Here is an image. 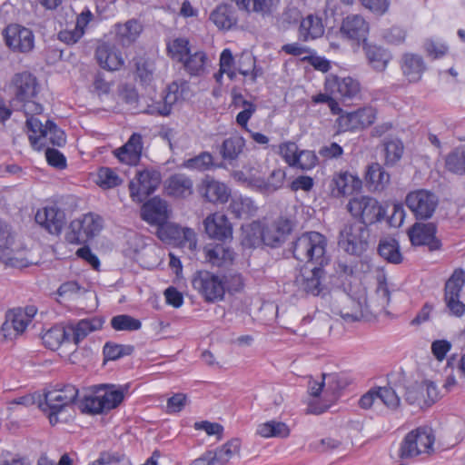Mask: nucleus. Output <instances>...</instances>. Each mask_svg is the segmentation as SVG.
I'll use <instances>...</instances> for the list:
<instances>
[{"instance_id": "obj_30", "label": "nucleus", "mask_w": 465, "mask_h": 465, "mask_svg": "<svg viewBox=\"0 0 465 465\" xmlns=\"http://www.w3.org/2000/svg\"><path fill=\"white\" fill-rule=\"evenodd\" d=\"M200 192L206 201L213 203H224L230 196V191L223 183L209 178L203 181Z\"/></svg>"}, {"instance_id": "obj_37", "label": "nucleus", "mask_w": 465, "mask_h": 465, "mask_svg": "<svg viewBox=\"0 0 465 465\" xmlns=\"http://www.w3.org/2000/svg\"><path fill=\"white\" fill-rule=\"evenodd\" d=\"M324 33V26L320 17L309 15L301 22L299 38L304 42L321 37Z\"/></svg>"}, {"instance_id": "obj_6", "label": "nucleus", "mask_w": 465, "mask_h": 465, "mask_svg": "<svg viewBox=\"0 0 465 465\" xmlns=\"http://www.w3.org/2000/svg\"><path fill=\"white\" fill-rule=\"evenodd\" d=\"M103 227L100 216L94 213L84 214L73 220L69 225L65 239L73 244H84L97 235Z\"/></svg>"}, {"instance_id": "obj_20", "label": "nucleus", "mask_w": 465, "mask_h": 465, "mask_svg": "<svg viewBox=\"0 0 465 465\" xmlns=\"http://www.w3.org/2000/svg\"><path fill=\"white\" fill-rule=\"evenodd\" d=\"M324 266L315 265L312 269H303L301 273L296 277V283L298 287L306 292L313 296L320 295L323 289V282L326 277Z\"/></svg>"}, {"instance_id": "obj_63", "label": "nucleus", "mask_w": 465, "mask_h": 465, "mask_svg": "<svg viewBox=\"0 0 465 465\" xmlns=\"http://www.w3.org/2000/svg\"><path fill=\"white\" fill-rule=\"evenodd\" d=\"M379 401L390 409H396L400 405V398L391 387L377 388Z\"/></svg>"}, {"instance_id": "obj_56", "label": "nucleus", "mask_w": 465, "mask_h": 465, "mask_svg": "<svg viewBox=\"0 0 465 465\" xmlns=\"http://www.w3.org/2000/svg\"><path fill=\"white\" fill-rule=\"evenodd\" d=\"M134 351L132 345H122L113 342H106L103 353L104 361H116L124 356L130 355Z\"/></svg>"}, {"instance_id": "obj_47", "label": "nucleus", "mask_w": 465, "mask_h": 465, "mask_svg": "<svg viewBox=\"0 0 465 465\" xmlns=\"http://www.w3.org/2000/svg\"><path fill=\"white\" fill-rule=\"evenodd\" d=\"M183 166L191 171L205 172L213 167H221L222 164H215L213 156L209 152H202L198 155L185 160Z\"/></svg>"}, {"instance_id": "obj_24", "label": "nucleus", "mask_w": 465, "mask_h": 465, "mask_svg": "<svg viewBox=\"0 0 465 465\" xmlns=\"http://www.w3.org/2000/svg\"><path fill=\"white\" fill-rule=\"evenodd\" d=\"M143 148V135L134 133L128 141L114 152L115 157L123 163L136 165L141 160Z\"/></svg>"}, {"instance_id": "obj_3", "label": "nucleus", "mask_w": 465, "mask_h": 465, "mask_svg": "<svg viewBox=\"0 0 465 465\" xmlns=\"http://www.w3.org/2000/svg\"><path fill=\"white\" fill-rule=\"evenodd\" d=\"M347 209L352 217L358 219L357 223L367 227L383 221L387 215L386 206L377 199L367 195L351 198L347 204Z\"/></svg>"}, {"instance_id": "obj_22", "label": "nucleus", "mask_w": 465, "mask_h": 465, "mask_svg": "<svg viewBox=\"0 0 465 465\" xmlns=\"http://www.w3.org/2000/svg\"><path fill=\"white\" fill-rule=\"evenodd\" d=\"M204 228L212 239L226 242L232 239V226L226 215L215 213L206 217Z\"/></svg>"}, {"instance_id": "obj_54", "label": "nucleus", "mask_w": 465, "mask_h": 465, "mask_svg": "<svg viewBox=\"0 0 465 465\" xmlns=\"http://www.w3.org/2000/svg\"><path fill=\"white\" fill-rule=\"evenodd\" d=\"M185 87V84H179L176 82L170 84L162 94V98L164 100L165 105L163 107V111L165 113H171L173 106L183 98V93Z\"/></svg>"}, {"instance_id": "obj_9", "label": "nucleus", "mask_w": 465, "mask_h": 465, "mask_svg": "<svg viewBox=\"0 0 465 465\" xmlns=\"http://www.w3.org/2000/svg\"><path fill=\"white\" fill-rule=\"evenodd\" d=\"M15 235L11 226L0 222V262L15 268L27 267L29 262L22 252L15 251Z\"/></svg>"}, {"instance_id": "obj_40", "label": "nucleus", "mask_w": 465, "mask_h": 465, "mask_svg": "<svg viewBox=\"0 0 465 465\" xmlns=\"http://www.w3.org/2000/svg\"><path fill=\"white\" fill-rule=\"evenodd\" d=\"M142 30L141 23L135 19H131L124 24H117L115 25L116 36L123 45L133 44Z\"/></svg>"}, {"instance_id": "obj_18", "label": "nucleus", "mask_w": 465, "mask_h": 465, "mask_svg": "<svg viewBox=\"0 0 465 465\" xmlns=\"http://www.w3.org/2000/svg\"><path fill=\"white\" fill-rule=\"evenodd\" d=\"M35 220L50 234L59 235L65 224V213L57 206H45L37 210Z\"/></svg>"}, {"instance_id": "obj_35", "label": "nucleus", "mask_w": 465, "mask_h": 465, "mask_svg": "<svg viewBox=\"0 0 465 465\" xmlns=\"http://www.w3.org/2000/svg\"><path fill=\"white\" fill-rule=\"evenodd\" d=\"M193 181L183 173L171 175L165 182L168 195L176 198H185L193 193Z\"/></svg>"}, {"instance_id": "obj_31", "label": "nucleus", "mask_w": 465, "mask_h": 465, "mask_svg": "<svg viewBox=\"0 0 465 465\" xmlns=\"http://www.w3.org/2000/svg\"><path fill=\"white\" fill-rule=\"evenodd\" d=\"M13 83L16 89L15 96L21 102L30 100L37 94L36 78L28 72L16 74Z\"/></svg>"}, {"instance_id": "obj_32", "label": "nucleus", "mask_w": 465, "mask_h": 465, "mask_svg": "<svg viewBox=\"0 0 465 465\" xmlns=\"http://www.w3.org/2000/svg\"><path fill=\"white\" fill-rule=\"evenodd\" d=\"M203 252L206 262L215 267H226L234 258L233 251L223 244H208L203 248Z\"/></svg>"}, {"instance_id": "obj_14", "label": "nucleus", "mask_w": 465, "mask_h": 465, "mask_svg": "<svg viewBox=\"0 0 465 465\" xmlns=\"http://www.w3.org/2000/svg\"><path fill=\"white\" fill-rule=\"evenodd\" d=\"M282 237L283 233L282 232L272 235V232L269 229L264 232L259 222H252L242 226V244L246 248H255L262 242L277 246L282 242Z\"/></svg>"}, {"instance_id": "obj_64", "label": "nucleus", "mask_w": 465, "mask_h": 465, "mask_svg": "<svg viewBox=\"0 0 465 465\" xmlns=\"http://www.w3.org/2000/svg\"><path fill=\"white\" fill-rule=\"evenodd\" d=\"M424 50L429 57L439 59L446 54L448 46L442 42L429 39L424 43Z\"/></svg>"}, {"instance_id": "obj_17", "label": "nucleus", "mask_w": 465, "mask_h": 465, "mask_svg": "<svg viewBox=\"0 0 465 465\" xmlns=\"http://www.w3.org/2000/svg\"><path fill=\"white\" fill-rule=\"evenodd\" d=\"M325 87L326 90L343 101L357 98L361 93L359 81L351 76L340 77L330 74L326 77Z\"/></svg>"}, {"instance_id": "obj_4", "label": "nucleus", "mask_w": 465, "mask_h": 465, "mask_svg": "<svg viewBox=\"0 0 465 465\" xmlns=\"http://www.w3.org/2000/svg\"><path fill=\"white\" fill-rule=\"evenodd\" d=\"M435 435L432 429L427 426L416 428L406 434L401 442L399 457L410 459L420 454H430L434 451Z\"/></svg>"}, {"instance_id": "obj_39", "label": "nucleus", "mask_w": 465, "mask_h": 465, "mask_svg": "<svg viewBox=\"0 0 465 465\" xmlns=\"http://www.w3.org/2000/svg\"><path fill=\"white\" fill-rule=\"evenodd\" d=\"M390 174L378 163H373L368 166L366 181L374 192H381L389 184Z\"/></svg>"}, {"instance_id": "obj_55", "label": "nucleus", "mask_w": 465, "mask_h": 465, "mask_svg": "<svg viewBox=\"0 0 465 465\" xmlns=\"http://www.w3.org/2000/svg\"><path fill=\"white\" fill-rule=\"evenodd\" d=\"M122 183V178L112 168L104 166L98 169L96 183L101 188H114L119 186Z\"/></svg>"}, {"instance_id": "obj_21", "label": "nucleus", "mask_w": 465, "mask_h": 465, "mask_svg": "<svg viewBox=\"0 0 465 465\" xmlns=\"http://www.w3.org/2000/svg\"><path fill=\"white\" fill-rule=\"evenodd\" d=\"M362 187L361 180L348 171L335 173L330 183L331 195L340 198L360 192Z\"/></svg>"}, {"instance_id": "obj_19", "label": "nucleus", "mask_w": 465, "mask_h": 465, "mask_svg": "<svg viewBox=\"0 0 465 465\" xmlns=\"http://www.w3.org/2000/svg\"><path fill=\"white\" fill-rule=\"evenodd\" d=\"M437 226L434 223H415L409 230L408 235L412 245H426L430 251L440 248V241L436 237Z\"/></svg>"}, {"instance_id": "obj_58", "label": "nucleus", "mask_w": 465, "mask_h": 465, "mask_svg": "<svg viewBox=\"0 0 465 465\" xmlns=\"http://www.w3.org/2000/svg\"><path fill=\"white\" fill-rule=\"evenodd\" d=\"M168 54L179 62L190 53L189 40L183 37L175 38L167 44Z\"/></svg>"}, {"instance_id": "obj_43", "label": "nucleus", "mask_w": 465, "mask_h": 465, "mask_svg": "<svg viewBox=\"0 0 465 465\" xmlns=\"http://www.w3.org/2000/svg\"><path fill=\"white\" fill-rule=\"evenodd\" d=\"M232 104L235 107L242 108V110L236 115V124L243 130H247L248 122L256 112V104L245 100L241 94H232Z\"/></svg>"}, {"instance_id": "obj_26", "label": "nucleus", "mask_w": 465, "mask_h": 465, "mask_svg": "<svg viewBox=\"0 0 465 465\" xmlns=\"http://www.w3.org/2000/svg\"><path fill=\"white\" fill-rule=\"evenodd\" d=\"M104 322L101 317H92L67 324L70 341L78 346L90 333L101 330Z\"/></svg>"}, {"instance_id": "obj_1", "label": "nucleus", "mask_w": 465, "mask_h": 465, "mask_svg": "<svg viewBox=\"0 0 465 465\" xmlns=\"http://www.w3.org/2000/svg\"><path fill=\"white\" fill-rule=\"evenodd\" d=\"M326 248V237L314 231L302 233L292 244V254L296 260L321 266L327 265L330 261Z\"/></svg>"}, {"instance_id": "obj_13", "label": "nucleus", "mask_w": 465, "mask_h": 465, "mask_svg": "<svg viewBox=\"0 0 465 465\" xmlns=\"http://www.w3.org/2000/svg\"><path fill=\"white\" fill-rule=\"evenodd\" d=\"M3 35L5 45L13 52L26 54L31 52L35 46L33 31L18 24L7 25Z\"/></svg>"}, {"instance_id": "obj_36", "label": "nucleus", "mask_w": 465, "mask_h": 465, "mask_svg": "<svg viewBox=\"0 0 465 465\" xmlns=\"http://www.w3.org/2000/svg\"><path fill=\"white\" fill-rule=\"evenodd\" d=\"M96 388L104 405L105 413L118 407L124 399V391L122 387L101 384Z\"/></svg>"}, {"instance_id": "obj_45", "label": "nucleus", "mask_w": 465, "mask_h": 465, "mask_svg": "<svg viewBox=\"0 0 465 465\" xmlns=\"http://www.w3.org/2000/svg\"><path fill=\"white\" fill-rule=\"evenodd\" d=\"M379 254L387 262L399 264L402 262V255L398 242L394 238L381 239L378 246Z\"/></svg>"}, {"instance_id": "obj_12", "label": "nucleus", "mask_w": 465, "mask_h": 465, "mask_svg": "<svg viewBox=\"0 0 465 465\" xmlns=\"http://www.w3.org/2000/svg\"><path fill=\"white\" fill-rule=\"evenodd\" d=\"M465 284V271L455 269L445 283L444 300L450 312L458 317L465 313V304L460 301V293Z\"/></svg>"}, {"instance_id": "obj_59", "label": "nucleus", "mask_w": 465, "mask_h": 465, "mask_svg": "<svg viewBox=\"0 0 465 465\" xmlns=\"http://www.w3.org/2000/svg\"><path fill=\"white\" fill-rule=\"evenodd\" d=\"M347 306H343L340 311L341 317L347 322L360 321L362 317L361 303L349 297H347Z\"/></svg>"}, {"instance_id": "obj_57", "label": "nucleus", "mask_w": 465, "mask_h": 465, "mask_svg": "<svg viewBox=\"0 0 465 465\" xmlns=\"http://www.w3.org/2000/svg\"><path fill=\"white\" fill-rule=\"evenodd\" d=\"M111 326L115 331H133L139 330L142 326V323L139 320L130 315L120 314L114 316L111 319Z\"/></svg>"}, {"instance_id": "obj_53", "label": "nucleus", "mask_w": 465, "mask_h": 465, "mask_svg": "<svg viewBox=\"0 0 465 465\" xmlns=\"http://www.w3.org/2000/svg\"><path fill=\"white\" fill-rule=\"evenodd\" d=\"M446 168L457 174H465V146L457 147L446 157Z\"/></svg>"}, {"instance_id": "obj_49", "label": "nucleus", "mask_w": 465, "mask_h": 465, "mask_svg": "<svg viewBox=\"0 0 465 465\" xmlns=\"http://www.w3.org/2000/svg\"><path fill=\"white\" fill-rule=\"evenodd\" d=\"M78 407L83 413H105L104 405L102 403L96 386L94 387V391L89 395L84 396V399L79 401Z\"/></svg>"}, {"instance_id": "obj_7", "label": "nucleus", "mask_w": 465, "mask_h": 465, "mask_svg": "<svg viewBox=\"0 0 465 465\" xmlns=\"http://www.w3.org/2000/svg\"><path fill=\"white\" fill-rule=\"evenodd\" d=\"M192 284L207 302L223 300L225 293L223 279L208 271L196 272L192 279Z\"/></svg>"}, {"instance_id": "obj_10", "label": "nucleus", "mask_w": 465, "mask_h": 465, "mask_svg": "<svg viewBox=\"0 0 465 465\" xmlns=\"http://www.w3.org/2000/svg\"><path fill=\"white\" fill-rule=\"evenodd\" d=\"M156 235L163 242H172L191 251L196 249L197 239L194 231L188 227H181L168 220L156 228Z\"/></svg>"}, {"instance_id": "obj_5", "label": "nucleus", "mask_w": 465, "mask_h": 465, "mask_svg": "<svg viewBox=\"0 0 465 465\" xmlns=\"http://www.w3.org/2000/svg\"><path fill=\"white\" fill-rule=\"evenodd\" d=\"M370 230L364 224L347 223L340 231L338 245L345 252L361 256L370 245Z\"/></svg>"}, {"instance_id": "obj_48", "label": "nucleus", "mask_w": 465, "mask_h": 465, "mask_svg": "<svg viewBox=\"0 0 465 465\" xmlns=\"http://www.w3.org/2000/svg\"><path fill=\"white\" fill-rule=\"evenodd\" d=\"M240 446V440L233 439L220 449L210 450L211 456H213V465H225L234 454L239 452Z\"/></svg>"}, {"instance_id": "obj_2", "label": "nucleus", "mask_w": 465, "mask_h": 465, "mask_svg": "<svg viewBox=\"0 0 465 465\" xmlns=\"http://www.w3.org/2000/svg\"><path fill=\"white\" fill-rule=\"evenodd\" d=\"M78 396V389L67 384L60 389H53L44 393V401L39 402V408L47 415L52 425L58 423L60 415L72 407Z\"/></svg>"}, {"instance_id": "obj_62", "label": "nucleus", "mask_w": 465, "mask_h": 465, "mask_svg": "<svg viewBox=\"0 0 465 465\" xmlns=\"http://www.w3.org/2000/svg\"><path fill=\"white\" fill-rule=\"evenodd\" d=\"M278 153L289 166L297 165L299 148L296 143L291 141L282 143Z\"/></svg>"}, {"instance_id": "obj_61", "label": "nucleus", "mask_w": 465, "mask_h": 465, "mask_svg": "<svg viewBox=\"0 0 465 465\" xmlns=\"http://www.w3.org/2000/svg\"><path fill=\"white\" fill-rule=\"evenodd\" d=\"M44 139H48L53 145L59 147L64 145L66 143L64 132L52 120L46 121V130L45 132Z\"/></svg>"}, {"instance_id": "obj_15", "label": "nucleus", "mask_w": 465, "mask_h": 465, "mask_svg": "<svg viewBox=\"0 0 465 465\" xmlns=\"http://www.w3.org/2000/svg\"><path fill=\"white\" fill-rule=\"evenodd\" d=\"M324 381L323 399L324 402L320 403L319 400H311L308 403L307 413L319 415L325 412L338 399L339 392L343 389L344 384L335 373L322 374Z\"/></svg>"}, {"instance_id": "obj_33", "label": "nucleus", "mask_w": 465, "mask_h": 465, "mask_svg": "<svg viewBox=\"0 0 465 465\" xmlns=\"http://www.w3.org/2000/svg\"><path fill=\"white\" fill-rule=\"evenodd\" d=\"M363 51L371 68L377 72H383L391 60V53L377 45L363 43Z\"/></svg>"}, {"instance_id": "obj_46", "label": "nucleus", "mask_w": 465, "mask_h": 465, "mask_svg": "<svg viewBox=\"0 0 465 465\" xmlns=\"http://www.w3.org/2000/svg\"><path fill=\"white\" fill-rule=\"evenodd\" d=\"M229 210L235 217L242 218L254 215L257 208L251 198L234 195L231 200Z\"/></svg>"}, {"instance_id": "obj_38", "label": "nucleus", "mask_w": 465, "mask_h": 465, "mask_svg": "<svg viewBox=\"0 0 465 465\" xmlns=\"http://www.w3.org/2000/svg\"><path fill=\"white\" fill-rule=\"evenodd\" d=\"M245 147V140L242 136H231L223 140L219 153L223 161L232 163L236 161Z\"/></svg>"}, {"instance_id": "obj_60", "label": "nucleus", "mask_w": 465, "mask_h": 465, "mask_svg": "<svg viewBox=\"0 0 465 465\" xmlns=\"http://www.w3.org/2000/svg\"><path fill=\"white\" fill-rule=\"evenodd\" d=\"M136 68V75L143 84H149L153 78L154 66L143 57H136L134 59Z\"/></svg>"}, {"instance_id": "obj_27", "label": "nucleus", "mask_w": 465, "mask_h": 465, "mask_svg": "<svg viewBox=\"0 0 465 465\" xmlns=\"http://www.w3.org/2000/svg\"><path fill=\"white\" fill-rule=\"evenodd\" d=\"M95 58L99 65L108 71L118 70L124 63L121 52L114 45L105 42L97 46Z\"/></svg>"}, {"instance_id": "obj_50", "label": "nucleus", "mask_w": 465, "mask_h": 465, "mask_svg": "<svg viewBox=\"0 0 465 465\" xmlns=\"http://www.w3.org/2000/svg\"><path fill=\"white\" fill-rule=\"evenodd\" d=\"M181 62L183 64L184 69L191 75H200L204 72L207 55L203 51H197L193 54L190 52L189 54L183 58V61Z\"/></svg>"}, {"instance_id": "obj_11", "label": "nucleus", "mask_w": 465, "mask_h": 465, "mask_svg": "<svg viewBox=\"0 0 465 465\" xmlns=\"http://www.w3.org/2000/svg\"><path fill=\"white\" fill-rule=\"evenodd\" d=\"M136 178L137 183L134 181L129 183L130 196L133 201L143 203L158 188L162 175L159 171L144 169L137 173Z\"/></svg>"}, {"instance_id": "obj_29", "label": "nucleus", "mask_w": 465, "mask_h": 465, "mask_svg": "<svg viewBox=\"0 0 465 465\" xmlns=\"http://www.w3.org/2000/svg\"><path fill=\"white\" fill-rule=\"evenodd\" d=\"M28 324L26 316L22 313V308H16L6 312L1 331L5 339H13L23 333Z\"/></svg>"}, {"instance_id": "obj_41", "label": "nucleus", "mask_w": 465, "mask_h": 465, "mask_svg": "<svg viewBox=\"0 0 465 465\" xmlns=\"http://www.w3.org/2000/svg\"><path fill=\"white\" fill-rule=\"evenodd\" d=\"M384 152V165L395 166L401 159L404 153V145L399 138H385L382 142Z\"/></svg>"}, {"instance_id": "obj_16", "label": "nucleus", "mask_w": 465, "mask_h": 465, "mask_svg": "<svg viewBox=\"0 0 465 465\" xmlns=\"http://www.w3.org/2000/svg\"><path fill=\"white\" fill-rule=\"evenodd\" d=\"M376 119V110L371 106L362 107L351 113H344L337 119L341 132H353L371 125Z\"/></svg>"}, {"instance_id": "obj_8", "label": "nucleus", "mask_w": 465, "mask_h": 465, "mask_svg": "<svg viewBox=\"0 0 465 465\" xmlns=\"http://www.w3.org/2000/svg\"><path fill=\"white\" fill-rule=\"evenodd\" d=\"M405 203L417 220H427L433 215L439 198L430 191L420 189L410 192Z\"/></svg>"}, {"instance_id": "obj_52", "label": "nucleus", "mask_w": 465, "mask_h": 465, "mask_svg": "<svg viewBox=\"0 0 465 465\" xmlns=\"http://www.w3.org/2000/svg\"><path fill=\"white\" fill-rule=\"evenodd\" d=\"M255 62V57L252 54L242 53L238 58L236 70L244 76L250 75L252 82H255L262 74V70L256 68Z\"/></svg>"}, {"instance_id": "obj_28", "label": "nucleus", "mask_w": 465, "mask_h": 465, "mask_svg": "<svg viewBox=\"0 0 465 465\" xmlns=\"http://www.w3.org/2000/svg\"><path fill=\"white\" fill-rule=\"evenodd\" d=\"M401 68L409 83H418L427 70V65L421 55L406 53L401 57Z\"/></svg>"}, {"instance_id": "obj_23", "label": "nucleus", "mask_w": 465, "mask_h": 465, "mask_svg": "<svg viewBox=\"0 0 465 465\" xmlns=\"http://www.w3.org/2000/svg\"><path fill=\"white\" fill-rule=\"evenodd\" d=\"M340 33L343 38L366 43L369 24L360 15H350L343 18Z\"/></svg>"}, {"instance_id": "obj_34", "label": "nucleus", "mask_w": 465, "mask_h": 465, "mask_svg": "<svg viewBox=\"0 0 465 465\" xmlns=\"http://www.w3.org/2000/svg\"><path fill=\"white\" fill-rule=\"evenodd\" d=\"M210 20L221 30H229L237 24L235 9L229 4L217 5L210 14Z\"/></svg>"}, {"instance_id": "obj_44", "label": "nucleus", "mask_w": 465, "mask_h": 465, "mask_svg": "<svg viewBox=\"0 0 465 465\" xmlns=\"http://www.w3.org/2000/svg\"><path fill=\"white\" fill-rule=\"evenodd\" d=\"M42 340L45 347L53 351L58 349L63 343L71 342L67 325L54 326L42 336Z\"/></svg>"}, {"instance_id": "obj_25", "label": "nucleus", "mask_w": 465, "mask_h": 465, "mask_svg": "<svg viewBox=\"0 0 465 465\" xmlns=\"http://www.w3.org/2000/svg\"><path fill=\"white\" fill-rule=\"evenodd\" d=\"M143 221L156 228L169 219L167 203L159 197H153L143 203L141 209Z\"/></svg>"}, {"instance_id": "obj_51", "label": "nucleus", "mask_w": 465, "mask_h": 465, "mask_svg": "<svg viewBox=\"0 0 465 465\" xmlns=\"http://www.w3.org/2000/svg\"><path fill=\"white\" fill-rule=\"evenodd\" d=\"M26 127L31 134H29V140L32 146L35 149H41L44 145L43 139L45 132L46 130V124L43 123L36 117L31 115L26 119Z\"/></svg>"}, {"instance_id": "obj_42", "label": "nucleus", "mask_w": 465, "mask_h": 465, "mask_svg": "<svg viewBox=\"0 0 465 465\" xmlns=\"http://www.w3.org/2000/svg\"><path fill=\"white\" fill-rule=\"evenodd\" d=\"M256 433L262 438L285 439L289 437L291 430L286 423L272 420L259 424Z\"/></svg>"}]
</instances>
